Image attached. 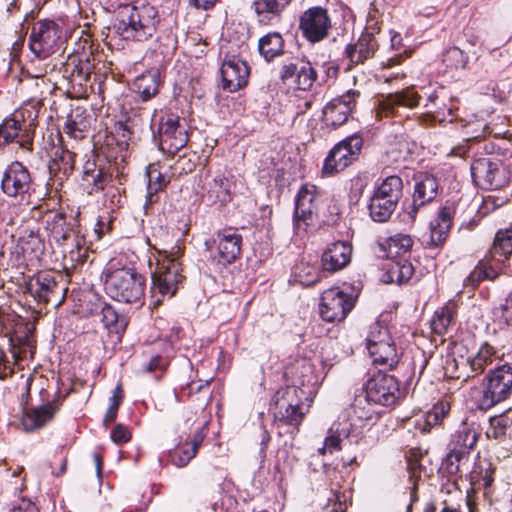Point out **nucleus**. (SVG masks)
<instances>
[{
  "label": "nucleus",
  "instance_id": "1",
  "mask_svg": "<svg viewBox=\"0 0 512 512\" xmlns=\"http://www.w3.org/2000/svg\"><path fill=\"white\" fill-rule=\"evenodd\" d=\"M106 293L123 303H142L145 291V277L135 268L110 261L103 271Z\"/></svg>",
  "mask_w": 512,
  "mask_h": 512
},
{
  "label": "nucleus",
  "instance_id": "2",
  "mask_svg": "<svg viewBox=\"0 0 512 512\" xmlns=\"http://www.w3.org/2000/svg\"><path fill=\"white\" fill-rule=\"evenodd\" d=\"M158 22L154 6L125 4L120 7L113 29L124 40L145 41L153 36Z\"/></svg>",
  "mask_w": 512,
  "mask_h": 512
},
{
  "label": "nucleus",
  "instance_id": "3",
  "mask_svg": "<svg viewBox=\"0 0 512 512\" xmlns=\"http://www.w3.org/2000/svg\"><path fill=\"white\" fill-rule=\"evenodd\" d=\"M180 247H173L170 252H161L162 259L158 261L157 269L152 274L150 289L152 305L162 304L165 297H173L184 281L182 263L179 261Z\"/></svg>",
  "mask_w": 512,
  "mask_h": 512
},
{
  "label": "nucleus",
  "instance_id": "4",
  "mask_svg": "<svg viewBox=\"0 0 512 512\" xmlns=\"http://www.w3.org/2000/svg\"><path fill=\"white\" fill-rule=\"evenodd\" d=\"M474 183L481 189L493 190L506 186L512 178V158L483 157L471 165Z\"/></svg>",
  "mask_w": 512,
  "mask_h": 512
},
{
  "label": "nucleus",
  "instance_id": "5",
  "mask_svg": "<svg viewBox=\"0 0 512 512\" xmlns=\"http://www.w3.org/2000/svg\"><path fill=\"white\" fill-rule=\"evenodd\" d=\"M486 387L476 398L479 410L486 411L508 398L512 391V367L504 364L494 369L487 377Z\"/></svg>",
  "mask_w": 512,
  "mask_h": 512
},
{
  "label": "nucleus",
  "instance_id": "6",
  "mask_svg": "<svg viewBox=\"0 0 512 512\" xmlns=\"http://www.w3.org/2000/svg\"><path fill=\"white\" fill-rule=\"evenodd\" d=\"M362 146L363 139L358 134H353L336 144L324 161L323 173L331 175L344 170L358 158Z\"/></svg>",
  "mask_w": 512,
  "mask_h": 512
},
{
  "label": "nucleus",
  "instance_id": "7",
  "mask_svg": "<svg viewBox=\"0 0 512 512\" xmlns=\"http://www.w3.org/2000/svg\"><path fill=\"white\" fill-rule=\"evenodd\" d=\"M154 138L158 141L159 149L169 156L176 155L188 142V134L179 117L169 115L162 118Z\"/></svg>",
  "mask_w": 512,
  "mask_h": 512
},
{
  "label": "nucleus",
  "instance_id": "8",
  "mask_svg": "<svg viewBox=\"0 0 512 512\" xmlns=\"http://www.w3.org/2000/svg\"><path fill=\"white\" fill-rule=\"evenodd\" d=\"M354 305L355 298L352 294L332 287L322 293L319 313L326 322H340L347 317Z\"/></svg>",
  "mask_w": 512,
  "mask_h": 512
},
{
  "label": "nucleus",
  "instance_id": "9",
  "mask_svg": "<svg viewBox=\"0 0 512 512\" xmlns=\"http://www.w3.org/2000/svg\"><path fill=\"white\" fill-rule=\"evenodd\" d=\"M365 394L373 404L386 407L395 405L402 395L398 380L393 375L381 372L367 381Z\"/></svg>",
  "mask_w": 512,
  "mask_h": 512
},
{
  "label": "nucleus",
  "instance_id": "10",
  "mask_svg": "<svg viewBox=\"0 0 512 512\" xmlns=\"http://www.w3.org/2000/svg\"><path fill=\"white\" fill-rule=\"evenodd\" d=\"M60 30L57 24L50 20L36 22L29 37V48L39 59H45L55 52Z\"/></svg>",
  "mask_w": 512,
  "mask_h": 512
},
{
  "label": "nucleus",
  "instance_id": "11",
  "mask_svg": "<svg viewBox=\"0 0 512 512\" xmlns=\"http://www.w3.org/2000/svg\"><path fill=\"white\" fill-rule=\"evenodd\" d=\"M331 19L328 11L320 6L305 10L299 18V30L310 43H318L329 35Z\"/></svg>",
  "mask_w": 512,
  "mask_h": 512
},
{
  "label": "nucleus",
  "instance_id": "12",
  "mask_svg": "<svg viewBox=\"0 0 512 512\" xmlns=\"http://www.w3.org/2000/svg\"><path fill=\"white\" fill-rule=\"evenodd\" d=\"M279 78L285 85L294 84L297 89L306 91L316 81L317 72L310 61L304 58H293L282 63Z\"/></svg>",
  "mask_w": 512,
  "mask_h": 512
},
{
  "label": "nucleus",
  "instance_id": "13",
  "mask_svg": "<svg viewBox=\"0 0 512 512\" xmlns=\"http://www.w3.org/2000/svg\"><path fill=\"white\" fill-rule=\"evenodd\" d=\"M317 199L315 186L304 185L299 190L295 200L294 228L297 233L306 232L310 226H314L318 218Z\"/></svg>",
  "mask_w": 512,
  "mask_h": 512
},
{
  "label": "nucleus",
  "instance_id": "14",
  "mask_svg": "<svg viewBox=\"0 0 512 512\" xmlns=\"http://www.w3.org/2000/svg\"><path fill=\"white\" fill-rule=\"evenodd\" d=\"M414 192L412 202L407 206L406 213L414 221L419 209L433 201L438 194L437 179L427 173H419L414 177Z\"/></svg>",
  "mask_w": 512,
  "mask_h": 512
},
{
  "label": "nucleus",
  "instance_id": "15",
  "mask_svg": "<svg viewBox=\"0 0 512 512\" xmlns=\"http://www.w3.org/2000/svg\"><path fill=\"white\" fill-rule=\"evenodd\" d=\"M33 138L32 123L25 124L16 118H8L0 125V146L16 142L22 149L32 151Z\"/></svg>",
  "mask_w": 512,
  "mask_h": 512
},
{
  "label": "nucleus",
  "instance_id": "16",
  "mask_svg": "<svg viewBox=\"0 0 512 512\" xmlns=\"http://www.w3.org/2000/svg\"><path fill=\"white\" fill-rule=\"evenodd\" d=\"M360 96L357 90H349L346 94L330 101L323 109V120L333 128L343 125L349 114L356 106V98Z\"/></svg>",
  "mask_w": 512,
  "mask_h": 512
},
{
  "label": "nucleus",
  "instance_id": "17",
  "mask_svg": "<svg viewBox=\"0 0 512 512\" xmlns=\"http://www.w3.org/2000/svg\"><path fill=\"white\" fill-rule=\"evenodd\" d=\"M32 179L28 169L18 161L12 162L5 170L1 187L10 197H17L29 192Z\"/></svg>",
  "mask_w": 512,
  "mask_h": 512
},
{
  "label": "nucleus",
  "instance_id": "18",
  "mask_svg": "<svg viewBox=\"0 0 512 512\" xmlns=\"http://www.w3.org/2000/svg\"><path fill=\"white\" fill-rule=\"evenodd\" d=\"M78 220L73 216H67L62 212L53 214L46 221V229L50 237L57 245H64L71 237L79 233Z\"/></svg>",
  "mask_w": 512,
  "mask_h": 512
},
{
  "label": "nucleus",
  "instance_id": "19",
  "mask_svg": "<svg viewBox=\"0 0 512 512\" xmlns=\"http://www.w3.org/2000/svg\"><path fill=\"white\" fill-rule=\"evenodd\" d=\"M220 72L222 87L229 92H236L247 84L249 68L240 59L232 58L224 61Z\"/></svg>",
  "mask_w": 512,
  "mask_h": 512
},
{
  "label": "nucleus",
  "instance_id": "20",
  "mask_svg": "<svg viewBox=\"0 0 512 512\" xmlns=\"http://www.w3.org/2000/svg\"><path fill=\"white\" fill-rule=\"evenodd\" d=\"M355 426L349 420L334 422L328 429L323 446L318 449L320 455L333 454L341 450V443L345 439L355 438L358 441L359 435L354 434Z\"/></svg>",
  "mask_w": 512,
  "mask_h": 512
},
{
  "label": "nucleus",
  "instance_id": "21",
  "mask_svg": "<svg viewBox=\"0 0 512 512\" xmlns=\"http://www.w3.org/2000/svg\"><path fill=\"white\" fill-rule=\"evenodd\" d=\"M352 246L347 242H334L322 254L324 271L336 272L346 267L351 260Z\"/></svg>",
  "mask_w": 512,
  "mask_h": 512
},
{
  "label": "nucleus",
  "instance_id": "22",
  "mask_svg": "<svg viewBox=\"0 0 512 512\" xmlns=\"http://www.w3.org/2000/svg\"><path fill=\"white\" fill-rule=\"evenodd\" d=\"M59 408L60 403L55 400L36 408L27 409L21 418L23 429L30 432L44 427L53 419Z\"/></svg>",
  "mask_w": 512,
  "mask_h": 512
},
{
  "label": "nucleus",
  "instance_id": "23",
  "mask_svg": "<svg viewBox=\"0 0 512 512\" xmlns=\"http://www.w3.org/2000/svg\"><path fill=\"white\" fill-rule=\"evenodd\" d=\"M58 288L54 276L48 272H40L31 277L26 283V291L38 303H48L51 297L57 293Z\"/></svg>",
  "mask_w": 512,
  "mask_h": 512
},
{
  "label": "nucleus",
  "instance_id": "24",
  "mask_svg": "<svg viewBox=\"0 0 512 512\" xmlns=\"http://www.w3.org/2000/svg\"><path fill=\"white\" fill-rule=\"evenodd\" d=\"M378 49V41L373 32L365 31L355 44L346 47L345 53L353 64H361L372 58Z\"/></svg>",
  "mask_w": 512,
  "mask_h": 512
},
{
  "label": "nucleus",
  "instance_id": "25",
  "mask_svg": "<svg viewBox=\"0 0 512 512\" xmlns=\"http://www.w3.org/2000/svg\"><path fill=\"white\" fill-rule=\"evenodd\" d=\"M219 261L223 264L233 263L241 253L242 236L235 230L228 229L217 235Z\"/></svg>",
  "mask_w": 512,
  "mask_h": 512
},
{
  "label": "nucleus",
  "instance_id": "26",
  "mask_svg": "<svg viewBox=\"0 0 512 512\" xmlns=\"http://www.w3.org/2000/svg\"><path fill=\"white\" fill-rule=\"evenodd\" d=\"M452 217L453 210L451 208L443 207L440 209L437 217L430 222L428 247L437 248L445 243L452 226Z\"/></svg>",
  "mask_w": 512,
  "mask_h": 512
},
{
  "label": "nucleus",
  "instance_id": "27",
  "mask_svg": "<svg viewBox=\"0 0 512 512\" xmlns=\"http://www.w3.org/2000/svg\"><path fill=\"white\" fill-rule=\"evenodd\" d=\"M480 433L474 427L462 424L452 435L449 449L454 450L458 455L468 456L475 448Z\"/></svg>",
  "mask_w": 512,
  "mask_h": 512
},
{
  "label": "nucleus",
  "instance_id": "28",
  "mask_svg": "<svg viewBox=\"0 0 512 512\" xmlns=\"http://www.w3.org/2000/svg\"><path fill=\"white\" fill-rule=\"evenodd\" d=\"M493 354V348L488 344H484L474 356L467 358L465 362H463L467 371L455 377L458 379L463 378L464 381H467L469 378L481 374L485 368L492 363Z\"/></svg>",
  "mask_w": 512,
  "mask_h": 512
},
{
  "label": "nucleus",
  "instance_id": "29",
  "mask_svg": "<svg viewBox=\"0 0 512 512\" xmlns=\"http://www.w3.org/2000/svg\"><path fill=\"white\" fill-rule=\"evenodd\" d=\"M203 198L209 205H224L231 200V181L224 175H216L208 182Z\"/></svg>",
  "mask_w": 512,
  "mask_h": 512
},
{
  "label": "nucleus",
  "instance_id": "30",
  "mask_svg": "<svg viewBox=\"0 0 512 512\" xmlns=\"http://www.w3.org/2000/svg\"><path fill=\"white\" fill-rule=\"evenodd\" d=\"M503 261L504 260L500 259H492L491 257H485L480 260L464 280V286L475 287L485 279H495L500 273L501 263Z\"/></svg>",
  "mask_w": 512,
  "mask_h": 512
},
{
  "label": "nucleus",
  "instance_id": "31",
  "mask_svg": "<svg viewBox=\"0 0 512 512\" xmlns=\"http://www.w3.org/2000/svg\"><path fill=\"white\" fill-rule=\"evenodd\" d=\"M420 95L413 88H405L395 93H389L382 101V109L390 114L395 113L397 107L414 108L419 104Z\"/></svg>",
  "mask_w": 512,
  "mask_h": 512
},
{
  "label": "nucleus",
  "instance_id": "32",
  "mask_svg": "<svg viewBox=\"0 0 512 512\" xmlns=\"http://www.w3.org/2000/svg\"><path fill=\"white\" fill-rule=\"evenodd\" d=\"M369 354L374 364L383 369H392L399 362V355L393 340L386 343H380L377 346H368Z\"/></svg>",
  "mask_w": 512,
  "mask_h": 512
},
{
  "label": "nucleus",
  "instance_id": "33",
  "mask_svg": "<svg viewBox=\"0 0 512 512\" xmlns=\"http://www.w3.org/2000/svg\"><path fill=\"white\" fill-rule=\"evenodd\" d=\"M293 0H254L252 7L258 17V21L268 24L281 13Z\"/></svg>",
  "mask_w": 512,
  "mask_h": 512
},
{
  "label": "nucleus",
  "instance_id": "34",
  "mask_svg": "<svg viewBox=\"0 0 512 512\" xmlns=\"http://www.w3.org/2000/svg\"><path fill=\"white\" fill-rule=\"evenodd\" d=\"M204 438L203 428L197 427L189 443L191 445L189 448L182 447L170 452L171 462L177 467H185L196 456Z\"/></svg>",
  "mask_w": 512,
  "mask_h": 512
},
{
  "label": "nucleus",
  "instance_id": "35",
  "mask_svg": "<svg viewBox=\"0 0 512 512\" xmlns=\"http://www.w3.org/2000/svg\"><path fill=\"white\" fill-rule=\"evenodd\" d=\"M91 125V117L86 115L85 110L76 108L68 117L64 132L75 140H80L85 137Z\"/></svg>",
  "mask_w": 512,
  "mask_h": 512
},
{
  "label": "nucleus",
  "instance_id": "36",
  "mask_svg": "<svg viewBox=\"0 0 512 512\" xmlns=\"http://www.w3.org/2000/svg\"><path fill=\"white\" fill-rule=\"evenodd\" d=\"M75 156V153L68 149L57 148L48 166L50 174L57 175L59 172L63 177H69L74 170Z\"/></svg>",
  "mask_w": 512,
  "mask_h": 512
},
{
  "label": "nucleus",
  "instance_id": "37",
  "mask_svg": "<svg viewBox=\"0 0 512 512\" xmlns=\"http://www.w3.org/2000/svg\"><path fill=\"white\" fill-rule=\"evenodd\" d=\"M284 39L278 32H271L261 37L258 42V50L266 61H271L274 58L283 54Z\"/></svg>",
  "mask_w": 512,
  "mask_h": 512
},
{
  "label": "nucleus",
  "instance_id": "38",
  "mask_svg": "<svg viewBox=\"0 0 512 512\" xmlns=\"http://www.w3.org/2000/svg\"><path fill=\"white\" fill-rule=\"evenodd\" d=\"M134 91L143 101L154 97L159 89V73L150 71L138 76L133 82Z\"/></svg>",
  "mask_w": 512,
  "mask_h": 512
},
{
  "label": "nucleus",
  "instance_id": "39",
  "mask_svg": "<svg viewBox=\"0 0 512 512\" xmlns=\"http://www.w3.org/2000/svg\"><path fill=\"white\" fill-rule=\"evenodd\" d=\"M397 205L373 194L368 205L369 215L374 222L384 223L390 219Z\"/></svg>",
  "mask_w": 512,
  "mask_h": 512
},
{
  "label": "nucleus",
  "instance_id": "40",
  "mask_svg": "<svg viewBox=\"0 0 512 512\" xmlns=\"http://www.w3.org/2000/svg\"><path fill=\"white\" fill-rule=\"evenodd\" d=\"M398 204L403 194V182L397 175L387 176L373 193Z\"/></svg>",
  "mask_w": 512,
  "mask_h": 512
},
{
  "label": "nucleus",
  "instance_id": "41",
  "mask_svg": "<svg viewBox=\"0 0 512 512\" xmlns=\"http://www.w3.org/2000/svg\"><path fill=\"white\" fill-rule=\"evenodd\" d=\"M490 253L492 259L496 256L507 259L512 254V227L496 233Z\"/></svg>",
  "mask_w": 512,
  "mask_h": 512
},
{
  "label": "nucleus",
  "instance_id": "42",
  "mask_svg": "<svg viewBox=\"0 0 512 512\" xmlns=\"http://www.w3.org/2000/svg\"><path fill=\"white\" fill-rule=\"evenodd\" d=\"M147 200L145 207L156 202V194L166 185L165 177L160 171L154 166H149L147 170Z\"/></svg>",
  "mask_w": 512,
  "mask_h": 512
},
{
  "label": "nucleus",
  "instance_id": "43",
  "mask_svg": "<svg viewBox=\"0 0 512 512\" xmlns=\"http://www.w3.org/2000/svg\"><path fill=\"white\" fill-rule=\"evenodd\" d=\"M82 181L88 193L93 194L103 190L112 181V176L104 168H101L89 176H82Z\"/></svg>",
  "mask_w": 512,
  "mask_h": 512
},
{
  "label": "nucleus",
  "instance_id": "44",
  "mask_svg": "<svg viewBox=\"0 0 512 512\" xmlns=\"http://www.w3.org/2000/svg\"><path fill=\"white\" fill-rule=\"evenodd\" d=\"M490 426L486 431L488 438L498 439L504 436L512 425V417L508 412L495 415L489 419Z\"/></svg>",
  "mask_w": 512,
  "mask_h": 512
},
{
  "label": "nucleus",
  "instance_id": "45",
  "mask_svg": "<svg viewBox=\"0 0 512 512\" xmlns=\"http://www.w3.org/2000/svg\"><path fill=\"white\" fill-rule=\"evenodd\" d=\"M101 321L107 328H112L115 332L124 330L127 325L125 316L118 312L111 305L105 304L101 310Z\"/></svg>",
  "mask_w": 512,
  "mask_h": 512
},
{
  "label": "nucleus",
  "instance_id": "46",
  "mask_svg": "<svg viewBox=\"0 0 512 512\" xmlns=\"http://www.w3.org/2000/svg\"><path fill=\"white\" fill-rule=\"evenodd\" d=\"M413 273V266L407 260L394 262L388 269V274L391 281H395L399 284L407 282L409 279H411Z\"/></svg>",
  "mask_w": 512,
  "mask_h": 512
},
{
  "label": "nucleus",
  "instance_id": "47",
  "mask_svg": "<svg viewBox=\"0 0 512 512\" xmlns=\"http://www.w3.org/2000/svg\"><path fill=\"white\" fill-rule=\"evenodd\" d=\"M453 318V311L450 307L446 306L436 311L431 321V328L433 332L438 335L446 333L448 327L453 321Z\"/></svg>",
  "mask_w": 512,
  "mask_h": 512
},
{
  "label": "nucleus",
  "instance_id": "48",
  "mask_svg": "<svg viewBox=\"0 0 512 512\" xmlns=\"http://www.w3.org/2000/svg\"><path fill=\"white\" fill-rule=\"evenodd\" d=\"M294 274L297 280L305 286L313 285L321 279V274L316 267L303 262L295 266Z\"/></svg>",
  "mask_w": 512,
  "mask_h": 512
},
{
  "label": "nucleus",
  "instance_id": "49",
  "mask_svg": "<svg viewBox=\"0 0 512 512\" xmlns=\"http://www.w3.org/2000/svg\"><path fill=\"white\" fill-rule=\"evenodd\" d=\"M413 239L408 234H395L388 240V249L390 254L400 256L411 250Z\"/></svg>",
  "mask_w": 512,
  "mask_h": 512
},
{
  "label": "nucleus",
  "instance_id": "50",
  "mask_svg": "<svg viewBox=\"0 0 512 512\" xmlns=\"http://www.w3.org/2000/svg\"><path fill=\"white\" fill-rule=\"evenodd\" d=\"M467 56L458 47H452L446 50L443 54L442 61L447 68L450 69H464L467 64Z\"/></svg>",
  "mask_w": 512,
  "mask_h": 512
},
{
  "label": "nucleus",
  "instance_id": "51",
  "mask_svg": "<svg viewBox=\"0 0 512 512\" xmlns=\"http://www.w3.org/2000/svg\"><path fill=\"white\" fill-rule=\"evenodd\" d=\"M373 402L368 400L367 395L357 396L352 404V412L360 420H371L375 414L372 407Z\"/></svg>",
  "mask_w": 512,
  "mask_h": 512
},
{
  "label": "nucleus",
  "instance_id": "52",
  "mask_svg": "<svg viewBox=\"0 0 512 512\" xmlns=\"http://www.w3.org/2000/svg\"><path fill=\"white\" fill-rule=\"evenodd\" d=\"M392 340L389 330L379 322L373 323L370 326L369 334L367 336V347L377 346L380 343L390 342Z\"/></svg>",
  "mask_w": 512,
  "mask_h": 512
},
{
  "label": "nucleus",
  "instance_id": "53",
  "mask_svg": "<svg viewBox=\"0 0 512 512\" xmlns=\"http://www.w3.org/2000/svg\"><path fill=\"white\" fill-rule=\"evenodd\" d=\"M302 408V404H292L288 402L281 420L285 421L288 425L298 426L305 416V412L302 411Z\"/></svg>",
  "mask_w": 512,
  "mask_h": 512
},
{
  "label": "nucleus",
  "instance_id": "54",
  "mask_svg": "<svg viewBox=\"0 0 512 512\" xmlns=\"http://www.w3.org/2000/svg\"><path fill=\"white\" fill-rule=\"evenodd\" d=\"M464 455H458L454 450L449 449V453L443 461L442 468L448 475H456L460 469V462L465 458Z\"/></svg>",
  "mask_w": 512,
  "mask_h": 512
},
{
  "label": "nucleus",
  "instance_id": "55",
  "mask_svg": "<svg viewBox=\"0 0 512 512\" xmlns=\"http://www.w3.org/2000/svg\"><path fill=\"white\" fill-rule=\"evenodd\" d=\"M110 437L115 444L122 445L131 439V433L126 426L117 424L112 429Z\"/></svg>",
  "mask_w": 512,
  "mask_h": 512
},
{
  "label": "nucleus",
  "instance_id": "56",
  "mask_svg": "<svg viewBox=\"0 0 512 512\" xmlns=\"http://www.w3.org/2000/svg\"><path fill=\"white\" fill-rule=\"evenodd\" d=\"M495 313L496 315L500 314L504 322L512 326V291L505 299V302L496 308Z\"/></svg>",
  "mask_w": 512,
  "mask_h": 512
},
{
  "label": "nucleus",
  "instance_id": "57",
  "mask_svg": "<svg viewBox=\"0 0 512 512\" xmlns=\"http://www.w3.org/2000/svg\"><path fill=\"white\" fill-rule=\"evenodd\" d=\"M9 512H38V508L30 499L19 498L11 504Z\"/></svg>",
  "mask_w": 512,
  "mask_h": 512
},
{
  "label": "nucleus",
  "instance_id": "58",
  "mask_svg": "<svg viewBox=\"0 0 512 512\" xmlns=\"http://www.w3.org/2000/svg\"><path fill=\"white\" fill-rule=\"evenodd\" d=\"M13 373L7 353L3 347L0 346V380L6 379Z\"/></svg>",
  "mask_w": 512,
  "mask_h": 512
},
{
  "label": "nucleus",
  "instance_id": "59",
  "mask_svg": "<svg viewBox=\"0 0 512 512\" xmlns=\"http://www.w3.org/2000/svg\"><path fill=\"white\" fill-rule=\"evenodd\" d=\"M295 393H296V388L295 387H287L283 391H278L277 392V396H276V400H275V405L279 406L280 408H282L284 406V401L286 399L289 400L290 397L292 395H294Z\"/></svg>",
  "mask_w": 512,
  "mask_h": 512
},
{
  "label": "nucleus",
  "instance_id": "60",
  "mask_svg": "<svg viewBox=\"0 0 512 512\" xmlns=\"http://www.w3.org/2000/svg\"><path fill=\"white\" fill-rule=\"evenodd\" d=\"M123 389L121 387V385H117L113 391V394L110 398V405H109V408H112V409H115V410H118L122 400H123Z\"/></svg>",
  "mask_w": 512,
  "mask_h": 512
},
{
  "label": "nucleus",
  "instance_id": "61",
  "mask_svg": "<svg viewBox=\"0 0 512 512\" xmlns=\"http://www.w3.org/2000/svg\"><path fill=\"white\" fill-rule=\"evenodd\" d=\"M102 167L98 166L93 159H88L83 165L82 176H89V174L97 172Z\"/></svg>",
  "mask_w": 512,
  "mask_h": 512
},
{
  "label": "nucleus",
  "instance_id": "62",
  "mask_svg": "<svg viewBox=\"0 0 512 512\" xmlns=\"http://www.w3.org/2000/svg\"><path fill=\"white\" fill-rule=\"evenodd\" d=\"M189 2L197 9L208 10L216 4L217 0H189Z\"/></svg>",
  "mask_w": 512,
  "mask_h": 512
},
{
  "label": "nucleus",
  "instance_id": "63",
  "mask_svg": "<svg viewBox=\"0 0 512 512\" xmlns=\"http://www.w3.org/2000/svg\"><path fill=\"white\" fill-rule=\"evenodd\" d=\"M425 417L427 418V423L431 424V427L439 424L440 421L442 420L439 417V409L438 408H434L431 412L427 413L425 415Z\"/></svg>",
  "mask_w": 512,
  "mask_h": 512
},
{
  "label": "nucleus",
  "instance_id": "64",
  "mask_svg": "<svg viewBox=\"0 0 512 512\" xmlns=\"http://www.w3.org/2000/svg\"><path fill=\"white\" fill-rule=\"evenodd\" d=\"M161 361H162V359L159 356L152 358L151 361L147 364L146 370L148 372H153V371L157 370L158 368L161 367Z\"/></svg>",
  "mask_w": 512,
  "mask_h": 512
}]
</instances>
